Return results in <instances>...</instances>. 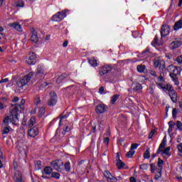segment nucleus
Masks as SVG:
<instances>
[{"label":"nucleus","mask_w":182,"mask_h":182,"mask_svg":"<svg viewBox=\"0 0 182 182\" xmlns=\"http://www.w3.org/2000/svg\"><path fill=\"white\" fill-rule=\"evenodd\" d=\"M9 122L16 126L18 123H19V118H18V112H16V106L11 107L10 109V115L6 116L4 121L3 126H8L9 124Z\"/></svg>","instance_id":"1"},{"label":"nucleus","mask_w":182,"mask_h":182,"mask_svg":"<svg viewBox=\"0 0 182 182\" xmlns=\"http://www.w3.org/2000/svg\"><path fill=\"white\" fill-rule=\"evenodd\" d=\"M167 70L169 73V76L171 77L174 84L178 85V75L181 73V68L180 67H176L173 65H169L167 68Z\"/></svg>","instance_id":"2"},{"label":"nucleus","mask_w":182,"mask_h":182,"mask_svg":"<svg viewBox=\"0 0 182 182\" xmlns=\"http://www.w3.org/2000/svg\"><path fill=\"white\" fill-rule=\"evenodd\" d=\"M33 76V73L31 72L18 80L16 82V90H19V92H21V90H23V86H26L28 82H31V79H32Z\"/></svg>","instance_id":"3"},{"label":"nucleus","mask_w":182,"mask_h":182,"mask_svg":"<svg viewBox=\"0 0 182 182\" xmlns=\"http://www.w3.org/2000/svg\"><path fill=\"white\" fill-rule=\"evenodd\" d=\"M68 11L69 10L68 9H65L62 11L58 12L52 16L51 20L54 21V22H60V21H63V19H65V18H66V14Z\"/></svg>","instance_id":"4"},{"label":"nucleus","mask_w":182,"mask_h":182,"mask_svg":"<svg viewBox=\"0 0 182 182\" xmlns=\"http://www.w3.org/2000/svg\"><path fill=\"white\" fill-rule=\"evenodd\" d=\"M154 68H156V69H157V68H159V69L164 70V69H166V64L164 63V60H163V59H161V58L160 57H156L155 58V59L154 60Z\"/></svg>","instance_id":"5"},{"label":"nucleus","mask_w":182,"mask_h":182,"mask_svg":"<svg viewBox=\"0 0 182 182\" xmlns=\"http://www.w3.org/2000/svg\"><path fill=\"white\" fill-rule=\"evenodd\" d=\"M50 99L48 101V106L53 107L56 103H58V95L55 94V92L51 91L50 92Z\"/></svg>","instance_id":"6"},{"label":"nucleus","mask_w":182,"mask_h":182,"mask_svg":"<svg viewBox=\"0 0 182 182\" xmlns=\"http://www.w3.org/2000/svg\"><path fill=\"white\" fill-rule=\"evenodd\" d=\"M113 68L112 66L109 65H103L100 68V70H99V75L100 76H105V75H107V73H110L112 72V70Z\"/></svg>","instance_id":"7"},{"label":"nucleus","mask_w":182,"mask_h":182,"mask_svg":"<svg viewBox=\"0 0 182 182\" xmlns=\"http://www.w3.org/2000/svg\"><path fill=\"white\" fill-rule=\"evenodd\" d=\"M107 109H108L107 106L102 103L97 105L95 108V112L96 113H99L100 114H102L103 113H106V112H107Z\"/></svg>","instance_id":"8"},{"label":"nucleus","mask_w":182,"mask_h":182,"mask_svg":"<svg viewBox=\"0 0 182 182\" xmlns=\"http://www.w3.org/2000/svg\"><path fill=\"white\" fill-rule=\"evenodd\" d=\"M51 166L57 170V171H60L63 167V161L62 160H57L51 162Z\"/></svg>","instance_id":"9"},{"label":"nucleus","mask_w":182,"mask_h":182,"mask_svg":"<svg viewBox=\"0 0 182 182\" xmlns=\"http://www.w3.org/2000/svg\"><path fill=\"white\" fill-rule=\"evenodd\" d=\"M28 65H35L36 63V54L34 53H30L26 60Z\"/></svg>","instance_id":"10"},{"label":"nucleus","mask_w":182,"mask_h":182,"mask_svg":"<svg viewBox=\"0 0 182 182\" xmlns=\"http://www.w3.org/2000/svg\"><path fill=\"white\" fill-rule=\"evenodd\" d=\"M170 33V26L163 24L161 28V36L163 37L167 36Z\"/></svg>","instance_id":"11"},{"label":"nucleus","mask_w":182,"mask_h":182,"mask_svg":"<svg viewBox=\"0 0 182 182\" xmlns=\"http://www.w3.org/2000/svg\"><path fill=\"white\" fill-rule=\"evenodd\" d=\"M9 28H13L16 29L18 32H22V26L20 25L18 22L10 23H9Z\"/></svg>","instance_id":"12"},{"label":"nucleus","mask_w":182,"mask_h":182,"mask_svg":"<svg viewBox=\"0 0 182 182\" xmlns=\"http://www.w3.org/2000/svg\"><path fill=\"white\" fill-rule=\"evenodd\" d=\"M39 134V129L37 127H34L28 130V135L30 137H36Z\"/></svg>","instance_id":"13"},{"label":"nucleus","mask_w":182,"mask_h":182,"mask_svg":"<svg viewBox=\"0 0 182 182\" xmlns=\"http://www.w3.org/2000/svg\"><path fill=\"white\" fill-rule=\"evenodd\" d=\"M36 76L37 77H45V73L43 70V67L42 65H38L37 71H36Z\"/></svg>","instance_id":"14"},{"label":"nucleus","mask_w":182,"mask_h":182,"mask_svg":"<svg viewBox=\"0 0 182 182\" xmlns=\"http://www.w3.org/2000/svg\"><path fill=\"white\" fill-rule=\"evenodd\" d=\"M14 180L15 181V182H23V180H22V173H21V171H15Z\"/></svg>","instance_id":"15"},{"label":"nucleus","mask_w":182,"mask_h":182,"mask_svg":"<svg viewBox=\"0 0 182 182\" xmlns=\"http://www.w3.org/2000/svg\"><path fill=\"white\" fill-rule=\"evenodd\" d=\"M31 40L32 42H34V43H36L38 42L39 38L38 37V33L35 30V28H31Z\"/></svg>","instance_id":"16"},{"label":"nucleus","mask_w":182,"mask_h":182,"mask_svg":"<svg viewBox=\"0 0 182 182\" xmlns=\"http://www.w3.org/2000/svg\"><path fill=\"white\" fill-rule=\"evenodd\" d=\"M23 105H25V100H21L20 105H11V107H14V106L16 107L17 116L19 114V109H21V110H23V109H25V107H23Z\"/></svg>","instance_id":"17"},{"label":"nucleus","mask_w":182,"mask_h":182,"mask_svg":"<svg viewBox=\"0 0 182 182\" xmlns=\"http://www.w3.org/2000/svg\"><path fill=\"white\" fill-rule=\"evenodd\" d=\"M105 177L107 179V181H111L112 180L113 181H117V178L116 177H113L112 176V173L109 171H105L104 173Z\"/></svg>","instance_id":"18"},{"label":"nucleus","mask_w":182,"mask_h":182,"mask_svg":"<svg viewBox=\"0 0 182 182\" xmlns=\"http://www.w3.org/2000/svg\"><path fill=\"white\" fill-rule=\"evenodd\" d=\"M168 93L172 102L173 103H177V92L173 90H171Z\"/></svg>","instance_id":"19"},{"label":"nucleus","mask_w":182,"mask_h":182,"mask_svg":"<svg viewBox=\"0 0 182 182\" xmlns=\"http://www.w3.org/2000/svg\"><path fill=\"white\" fill-rule=\"evenodd\" d=\"M181 45H182L181 41H175L170 44V48L171 49H177V48H179V46H181Z\"/></svg>","instance_id":"20"},{"label":"nucleus","mask_w":182,"mask_h":182,"mask_svg":"<svg viewBox=\"0 0 182 182\" xmlns=\"http://www.w3.org/2000/svg\"><path fill=\"white\" fill-rule=\"evenodd\" d=\"M182 28V19L176 21L173 26L174 31H178V29H181Z\"/></svg>","instance_id":"21"},{"label":"nucleus","mask_w":182,"mask_h":182,"mask_svg":"<svg viewBox=\"0 0 182 182\" xmlns=\"http://www.w3.org/2000/svg\"><path fill=\"white\" fill-rule=\"evenodd\" d=\"M166 147V141L164 140L162 141L161 144L159 145V147L156 151V154H159V153H161V151H164V149Z\"/></svg>","instance_id":"22"},{"label":"nucleus","mask_w":182,"mask_h":182,"mask_svg":"<svg viewBox=\"0 0 182 182\" xmlns=\"http://www.w3.org/2000/svg\"><path fill=\"white\" fill-rule=\"evenodd\" d=\"M53 169L52 168H50V166H46V168H44L43 169V173L44 174H46V176H50V174H52Z\"/></svg>","instance_id":"23"},{"label":"nucleus","mask_w":182,"mask_h":182,"mask_svg":"<svg viewBox=\"0 0 182 182\" xmlns=\"http://www.w3.org/2000/svg\"><path fill=\"white\" fill-rule=\"evenodd\" d=\"M88 62H89L90 65H91V66H93V68H96L99 65L97 63V60L96 59H95L94 58L88 60Z\"/></svg>","instance_id":"24"},{"label":"nucleus","mask_w":182,"mask_h":182,"mask_svg":"<svg viewBox=\"0 0 182 182\" xmlns=\"http://www.w3.org/2000/svg\"><path fill=\"white\" fill-rule=\"evenodd\" d=\"M164 73L163 71L160 72V75L157 78V81L158 82H161V83H164Z\"/></svg>","instance_id":"25"},{"label":"nucleus","mask_w":182,"mask_h":182,"mask_svg":"<svg viewBox=\"0 0 182 182\" xmlns=\"http://www.w3.org/2000/svg\"><path fill=\"white\" fill-rule=\"evenodd\" d=\"M11 130H12V128H11V127L4 126L2 129V134H8V133H9V132H11Z\"/></svg>","instance_id":"26"},{"label":"nucleus","mask_w":182,"mask_h":182,"mask_svg":"<svg viewBox=\"0 0 182 182\" xmlns=\"http://www.w3.org/2000/svg\"><path fill=\"white\" fill-rule=\"evenodd\" d=\"M124 166H126V164L122 161V160L117 161V167L119 168V170H122Z\"/></svg>","instance_id":"27"},{"label":"nucleus","mask_w":182,"mask_h":182,"mask_svg":"<svg viewBox=\"0 0 182 182\" xmlns=\"http://www.w3.org/2000/svg\"><path fill=\"white\" fill-rule=\"evenodd\" d=\"M35 123H36V119L35 118V117H31L28 121V126H29L30 127H33Z\"/></svg>","instance_id":"28"},{"label":"nucleus","mask_w":182,"mask_h":182,"mask_svg":"<svg viewBox=\"0 0 182 182\" xmlns=\"http://www.w3.org/2000/svg\"><path fill=\"white\" fill-rule=\"evenodd\" d=\"M136 69L139 73H144V70H146V65H137Z\"/></svg>","instance_id":"29"},{"label":"nucleus","mask_w":182,"mask_h":182,"mask_svg":"<svg viewBox=\"0 0 182 182\" xmlns=\"http://www.w3.org/2000/svg\"><path fill=\"white\" fill-rule=\"evenodd\" d=\"M168 126L169 128L168 129V133H171V132H173V129H174V127L176 126V123H174V122L173 121H170L168 122Z\"/></svg>","instance_id":"30"},{"label":"nucleus","mask_w":182,"mask_h":182,"mask_svg":"<svg viewBox=\"0 0 182 182\" xmlns=\"http://www.w3.org/2000/svg\"><path fill=\"white\" fill-rule=\"evenodd\" d=\"M66 77H68V75L66 74H62L61 75H60L58 79H57V83H61L62 80H63V79H66Z\"/></svg>","instance_id":"31"},{"label":"nucleus","mask_w":182,"mask_h":182,"mask_svg":"<svg viewBox=\"0 0 182 182\" xmlns=\"http://www.w3.org/2000/svg\"><path fill=\"white\" fill-rule=\"evenodd\" d=\"M119 97H120V95H114L111 97V103L112 105H114V103H116V101L117 100V99H119Z\"/></svg>","instance_id":"32"},{"label":"nucleus","mask_w":182,"mask_h":182,"mask_svg":"<svg viewBox=\"0 0 182 182\" xmlns=\"http://www.w3.org/2000/svg\"><path fill=\"white\" fill-rule=\"evenodd\" d=\"M24 5H25V4L23 3V1H22V0L17 1L15 3V6L17 8H23Z\"/></svg>","instance_id":"33"},{"label":"nucleus","mask_w":182,"mask_h":182,"mask_svg":"<svg viewBox=\"0 0 182 182\" xmlns=\"http://www.w3.org/2000/svg\"><path fill=\"white\" fill-rule=\"evenodd\" d=\"M171 149V148L170 146L166 147L164 151H162L163 154H165L168 157H170V156H171V154H170Z\"/></svg>","instance_id":"34"},{"label":"nucleus","mask_w":182,"mask_h":182,"mask_svg":"<svg viewBox=\"0 0 182 182\" xmlns=\"http://www.w3.org/2000/svg\"><path fill=\"white\" fill-rule=\"evenodd\" d=\"M51 177H53V178H56V180H59V178H60V173L58 172H53L51 173Z\"/></svg>","instance_id":"35"},{"label":"nucleus","mask_w":182,"mask_h":182,"mask_svg":"<svg viewBox=\"0 0 182 182\" xmlns=\"http://www.w3.org/2000/svg\"><path fill=\"white\" fill-rule=\"evenodd\" d=\"M65 171H70V162H65L64 164Z\"/></svg>","instance_id":"36"},{"label":"nucleus","mask_w":182,"mask_h":182,"mask_svg":"<svg viewBox=\"0 0 182 182\" xmlns=\"http://www.w3.org/2000/svg\"><path fill=\"white\" fill-rule=\"evenodd\" d=\"M156 85L159 87L160 89H162L163 90H166V85L163 82H156Z\"/></svg>","instance_id":"37"},{"label":"nucleus","mask_w":182,"mask_h":182,"mask_svg":"<svg viewBox=\"0 0 182 182\" xmlns=\"http://www.w3.org/2000/svg\"><path fill=\"white\" fill-rule=\"evenodd\" d=\"M143 89V87L140 84H136L135 87H134V92H140Z\"/></svg>","instance_id":"38"},{"label":"nucleus","mask_w":182,"mask_h":182,"mask_svg":"<svg viewBox=\"0 0 182 182\" xmlns=\"http://www.w3.org/2000/svg\"><path fill=\"white\" fill-rule=\"evenodd\" d=\"M144 157V159H150V149H148L145 151Z\"/></svg>","instance_id":"39"},{"label":"nucleus","mask_w":182,"mask_h":182,"mask_svg":"<svg viewBox=\"0 0 182 182\" xmlns=\"http://www.w3.org/2000/svg\"><path fill=\"white\" fill-rule=\"evenodd\" d=\"M134 153H136V151H129L127 153L126 156L128 159H132V157H133V156H134Z\"/></svg>","instance_id":"40"},{"label":"nucleus","mask_w":182,"mask_h":182,"mask_svg":"<svg viewBox=\"0 0 182 182\" xmlns=\"http://www.w3.org/2000/svg\"><path fill=\"white\" fill-rule=\"evenodd\" d=\"M6 41L5 40V36L2 33H0V45H2V43H5Z\"/></svg>","instance_id":"41"},{"label":"nucleus","mask_w":182,"mask_h":182,"mask_svg":"<svg viewBox=\"0 0 182 182\" xmlns=\"http://www.w3.org/2000/svg\"><path fill=\"white\" fill-rule=\"evenodd\" d=\"M150 91L149 93L150 95H154V89H156V85L152 84L149 87Z\"/></svg>","instance_id":"42"},{"label":"nucleus","mask_w":182,"mask_h":182,"mask_svg":"<svg viewBox=\"0 0 182 182\" xmlns=\"http://www.w3.org/2000/svg\"><path fill=\"white\" fill-rule=\"evenodd\" d=\"M164 161H163V160H161V159L159 158L158 159V167H159L160 170H161V168H163V164H164Z\"/></svg>","instance_id":"43"},{"label":"nucleus","mask_w":182,"mask_h":182,"mask_svg":"<svg viewBox=\"0 0 182 182\" xmlns=\"http://www.w3.org/2000/svg\"><path fill=\"white\" fill-rule=\"evenodd\" d=\"M45 107H41L38 110V114L39 116H43V114H45Z\"/></svg>","instance_id":"44"},{"label":"nucleus","mask_w":182,"mask_h":182,"mask_svg":"<svg viewBox=\"0 0 182 182\" xmlns=\"http://www.w3.org/2000/svg\"><path fill=\"white\" fill-rule=\"evenodd\" d=\"M139 168H141V170H147V168H149V164L140 165Z\"/></svg>","instance_id":"45"},{"label":"nucleus","mask_w":182,"mask_h":182,"mask_svg":"<svg viewBox=\"0 0 182 182\" xmlns=\"http://www.w3.org/2000/svg\"><path fill=\"white\" fill-rule=\"evenodd\" d=\"M176 62L178 65H182V55H179L176 58Z\"/></svg>","instance_id":"46"},{"label":"nucleus","mask_w":182,"mask_h":182,"mask_svg":"<svg viewBox=\"0 0 182 182\" xmlns=\"http://www.w3.org/2000/svg\"><path fill=\"white\" fill-rule=\"evenodd\" d=\"M165 90H168L169 93V92H171V90H173V87L170 84H167L166 86H165Z\"/></svg>","instance_id":"47"},{"label":"nucleus","mask_w":182,"mask_h":182,"mask_svg":"<svg viewBox=\"0 0 182 182\" xmlns=\"http://www.w3.org/2000/svg\"><path fill=\"white\" fill-rule=\"evenodd\" d=\"M149 74L151 76H153L154 77H157V73H156L154 70H150Z\"/></svg>","instance_id":"48"},{"label":"nucleus","mask_w":182,"mask_h":182,"mask_svg":"<svg viewBox=\"0 0 182 182\" xmlns=\"http://www.w3.org/2000/svg\"><path fill=\"white\" fill-rule=\"evenodd\" d=\"M137 147H139V144H132L131 145V151H133V150H136V149H137Z\"/></svg>","instance_id":"49"},{"label":"nucleus","mask_w":182,"mask_h":182,"mask_svg":"<svg viewBox=\"0 0 182 182\" xmlns=\"http://www.w3.org/2000/svg\"><path fill=\"white\" fill-rule=\"evenodd\" d=\"M176 127H178V129L179 130H182V123H181V122H180V121L176 122Z\"/></svg>","instance_id":"50"},{"label":"nucleus","mask_w":182,"mask_h":182,"mask_svg":"<svg viewBox=\"0 0 182 182\" xmlns=\"http://www.w3.org/2000/svg\"><path fill=\"white\" fill-rule=\"evenodd\" d=\"M150 167H151V172L154 173V170L156 168V165L154 164H151Z\"/></svg>","instance_id":"51"},{"label":"nucleus","mask_w":182,"mask_h":182,"mask_svg":"<svg viewBox=\"0 0 182 182\" xmlns=\"http://www.w3.org/2000/svg\"><path fill=\"white\" fill-rule=\"evenodd\" d=\"M154 133H156V130L152 129L149 135V139H152L153 136L154 135Z\"/></svg>","instance_id":"52"},{"label":"nucleus","mask_w":182,"mask_h":182,"mask_svg":"<svg viewBox=\"0 0 182 182\" xmlns=\"http://www.w3.org/2000/svg\"><path fill=\"white\" fill-rule=\"evenodd\" d=\"M152 43L154 45H159V38L157 37H155L154 41H152Z\"/></svg>","instance_id":"53"},{"label":"nucleus","mask_w":182,"mask_h":182,"mask_svg":"<svg viewBox=\"0 0 182 182\" xmlns=\"http://www.w3.org/2000/svg\"><path fill=\"white\" fill-rule=\"evenodd\" d=\"M151 53H150V51L149 50V49H147L146 51H144L143 53H142V55H143V56H144L145 55H147L148 56H150V54H151Z\"/></svg>","instance_id":"54"},{"label":"nucleus","mask_w":182,"mask_h":182,"mask_svg":"<svg viewBox=\"0 0 182 182\" xmlns=\"http://www.w3.org/2000/svg\"><path fill=\"white\" fill-rule=\"evenodd\" d=\"M104 92H105V87H100L99 89V93L100 95H103Z\"/></svg>","instance_id":"55"},{"label":"nucleus","mask_w":182,"mask_h":182,"mask_svg":"<svg viewBox=\"0 0 182 182\" xmlns=\"http://www.w3.org/2000/svg\"><path fill=\"white\" fill-rule=\"evenodd\" d=\"M172 115L173 117H176V116L177 115V109L174 108L172 111Z\"/></svg>","instance_id":"56"},{"label":"nucleus","mask_w":182,"mask_h":182,"mask_svg":"<svg viewBox=\"0 0 182 182\" xmlns=\"http://www.w3.org/2000/svg\"><path fill=\"white\" fill-rule=\"evenodd\" d=\"M160 177H161V170H160L159 172H158V174L156 175L155 176V179H158V178H160Z\"/></svg>","instance_id":"57"},{"label":"nucleus","mask_w":182,"mask_h":182,"mask_svg":"<svg viewBox=\"0 0 182 182\" xmlns=\"http://www.w3.org/2000/svg\"><path fill=\"white\" fill-rule=\"evenodd\" d=\"M178 150L180 153H182V143L179 144L177 146Z\"/></svg>","instance_id":"58"},{"label":"nucleus","mask_w":182,"mask_h":182,"mask_svg":"<svg viewBox=\"0 0 182 182\" xmlns=\"http://www.w3.org/2000/svg\"><path fill=\"white\" fill-rule=\"evenodd\" d=\"M8 82H9V79L8 78L2 79L0 80V83H6Z\"/></svg>","instance_id":"59"},{"label":"nucleus","mask_w":182,"mask_h":182,"mask_svg":"<svg viewBox=\"0 0 182 182\" xmlns=\"http://www.w3.org/2000/svg\"><path fill=\"white\" fill-rule=\"evenodd\" d=\"M109 137H105V139H104V143H105V144H109Z\"/></svg>","instance_id":"60"},{"label":"nucleus","mask_w":182,"mask_h":182,"mask_svg":"<svg viewBox=\"0 0 182 182\" xmlns=\"http://www.w3.org/2000/svg\"><path fill=\"white\" fill-rule=\"evenodd\" d=\"M6 107V105H4V103L0 102V110H2V109H5Z\"/></svg>","instance_id":"61"},{"label":"nucleus","mask_w":182,"mask_h":182,"mask_svg":"<svg viewBox=\"0 0 182 182\" xmlns=\"http://www.w3.org/2000/svg\"><path fill=\"white\" fill-rule=\"evenodd\" d=\"M41 103V97L39 96H37V101L36 102V105L38 106Z\"/></svg>","instance_id":"62"},{"label":"nucleus","mask_w":182,"mask_h":182,"mask_svg":"<svg viewBox=\"0 0 182 182\" xmlns=\"http://www.w3.org/2000/svg\"><path fill=\"white\" fill-rule=\"evenodd\" d=\"M18 100H19V97H15L12 100V102H13L14 103H16V102H18Z\"/></svg>","instance_id":"63"},{"label":"nucleus","mask_w":182,"mask_h":182,"mask_svg":"<svg viewBox=\"0 0 182 182\" xmlns=\"http://www.w3.org/2000/svg\"><path fill=\"white\" fill-rule=\"evenodd\" d=\"M129 181H130V182H136V178H134V177H133V176L130 177Z\"/></svg>","instance_id":"64"}]
</instances>
